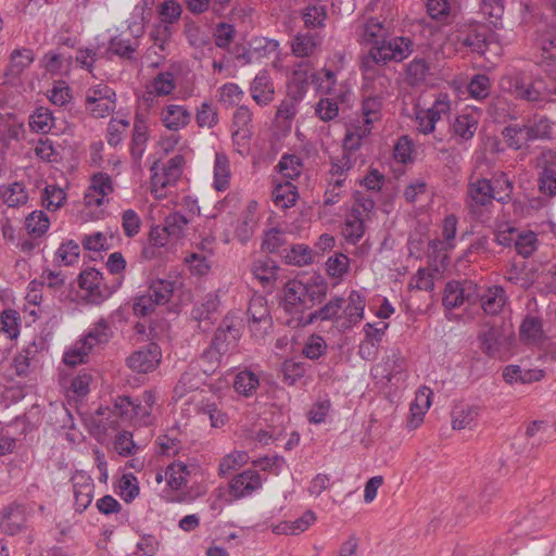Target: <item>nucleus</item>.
<instances>
[{"label": "nucleus", "mask_w": 556, "mask_h": 556, "mask_svg": "<svg viewBox=\"0 0 556 556\" xmlns=\"http://www.w3.org/2000/svg\"><path fill=\"white\" fill-rule=\"evenodd\" d=\"M242 332L243 321L241 317L233 313L224 316L210 345L201 356V359L208 364V370H214L222 363L223 357L238 346Z\"/></svg>", "instance_id": "f257e3e1"}, {"label": "nucleus", "mask_w": 556, "mask_h": 556, "mask_svg": "<svg viewBox=\"0 0 556 556\" xmlns=\"http://www.w3.org/2000/svg\"><path fill=\"white\" fill-rule=\"evenodd\" d=\"M327 290L326 280H287L281 305L287 313H303L320 303L326 298Z\"/></svg>", "instance_id": "f03ea898"}, {"label": "nucleus", "mask_w": 556, "mask_h": 556, "mask_svg": "<svg viewBox=\"0 0 556 556\" xmlns=\"http://www.w3.org/2000/svg\"><path fill=\"white\" fill-rule=\"evenodd\" d=\"M413 52V41L405 37H395L382 40L380 46L371 47L362 59V70L365 78L375 74L377 65H384L389 61L401 62Z\"/></svg>", "instance_id": "7ed1b4c3"}, {"label": "nucleus", "mask_w": 556, "mask_h": 556, "mask_svg": "<svg viewBox=\"0 0 556 556\" xmlns=\"http://www.w3.org/2000/svg\"><path fill=\"white\" fill-rule=\"evenodd\" d=\"M500 88L516 99L527 102H540L551 94L543 79H529L518 71L503 75L500 79Z\"/></svg>", "instance_id": "20e7f679"}, {"label": "nucleus", "mask_w": 556, "mask_h": 556, "mask_svg": "<svg viewBox=\"0 0 556 556\" xmlns=\"http://www.w3.org/2000/svg\"><path fill=\"white\" fill-rule=\"evenodd\" d=\"M383 98L380 94L366 96L362 103V125H353L345 136V148L351 150H357L361 146V141L366 138L370 131L371 126L375 122L381 117Z\"/></svg>", "instance_id": "39448f33"}, {"label": "nucleus", "mask_w": 556, "mask_h": 556, "mask_svg": "<svg viewBox=\"0 0 556 556\" xmlns=\"http://www.w3.org/2000/svg\"><path fill=\"white\" fill-rule=\"evenodd\" d=\"M177 280H152L146 294L136 296L132 309L136 316L144 317L151 314L157 304L169 301L174 294Z\"/></svg>", "instance_id": "423d86ee"}, {"label": "nucleus", "mask_w": 556, "mask_h": 556, "mask_svg": "<svg viewBox=\"0 0 556 556\" xmlns=\"http://www.w3.org/2000/svg\"><path fill=\"white\" fill-rule=\"evenodd\" d=\"M76 280L79 291L78 298L89 304H101L109 299L119 287L122 280Z\"/></svg>", "instance_id": "0eeeda50"}, {"label": "nucleus", "mask_w": 556, "mask_h": 556, "mask_svg": "<svg viewBox=\"0 0 556 556\" xmlns=\"http://www.w3.org/2000/svg\"><path fill=\"white\" fill-rule=\"evenodd\" d=\"M29 513L24 504L13 502L4 506L0 514V530L7 535H16L27 527Z\"/></svg>", "instance_id": "6e6552de"}, {"label": "nucleus", "mask_w": 556, "mask_h": 556, "mask_svg": "<svg viewBox=\"0 0 556 556\" xmlns=\"http://www.w3.org/2000/svg\"><path fill=\"white\" fill-rule=\"evenodd\" d=\"M389 325L380 321L377 324L367 323L363 327L364 340L358 345V355L364 361H374L378 356L379 346Z\"/></svg>", "instance_id": "1a4fd4ad"}, {"label": "nucleus", "mask_w": 556, "mask_h": 556, "mask_svg": "<svg viewBox=\"0 0 556 556\" xmlns=\"http://www.w3.org/2000/svg\"><path fill=\"white\" fill-rule=\"evenodd\" d=\"M162 359V351L159 344L151 342L141 346L127 357V365L138 372L153 371Z\"/></svg>", "instance_id": "9d476101"}, {"label": "nucleus", "mask_w": 556, "mask_h": 556, "mask_svg": "<svg viewBox=\"0 0 556 556\" xmlns=\"http://www.w3.org/2000/svg\"><path fill=\"white\" fill-rule=\"evenodd\" d=\"M478 338L482 352L492 358H501L510 345V337L502 327L490 326Z\"/></svg>", "instance_id": "9b49d317"}, {"label": "nucleus", "mask_w": 556, "mask_h": 556, "mask_svg": "<svg viewBox=\"0 0 556 556\" xmlns=\"http://www.w3.org/2000/svg\"><path fill=\"white\" fill-rule=\"evenodd\" d=\"M219 304L218 295L213 293H208L202 302L194 304L191 309V317L198 321L199 330L206 332L211 329L218 317Z\"/></svg>", "instance_id": "f8f14e48"}, {"label": "nucleus", "mask_w": 556, "mask_h": 556, "mask_svg": "<svg viewBox=\"0 0 556 556\" xmlns=\"http://www.w3.org/2000/svg\"><path fill=\"white\" fill-rule=\"evenodd\" d=\"M262 488V479L255 470H244L235 476L229 482V493L235 500H240L251 495L254 491Z\"/></svg>", "instance_id": "ddd939ff"}, {"label": "nucleus", "mask_w": 556, "mask_h": 556, "mask_svg": "<svg viewBox=\"0 0 556 556\" xmlns=\"http://www.w3.org/2000/svg\"><path fill=\"white\" fill-rule=\"evenodd\" d=\"M493 199L494 188L489 179L479 178L469 182L466 203L471 211L491 204Z\"/></svg>", "instance_id": "4468645a"}, {"label": "nucleus", "mask_w": 556, "mask_h": 556, "mask_svg": "<svg viewBox=\"0 0 556 556\" xmlns=\"http://www.w3.org/2000/svg\"><path fill=\"white\" fill-rule=\"evenodd\" d=\"M114 191L112 178L105 173L92 175L90 186L85 194V202L88 206H100L104 203L106 195Z\"/></svg>", "instance_id": "2eb2a0df"}, {"label": "nucleus", "mask_w": 556, "mask_h": 556, "mask_svg": "<svg viewBox=\"0 0 556 556\" xmlns=\"http://www.w3.org/2000/svg\"><path fill=\"white\" fill-rule=\"evenodd\" d=\"M543 170L539 178V189L548 197L556 194V152L548 150L541 154Z\"/></svg>", "instance_id": "dca6fc26"}, {"label": "nucleus", "mask_w": 556, "mask_h": 556, "mask_svg": "<svg viewBox=\"0 0 556 556\" xmlns=\"http://www.w3.org/2000/svg\"><path fill=\"white\" fill-rule=\"evenodd\" d=\"M479 121L477 114L464 112L454 117L451 122L450 131L458 143L466 142L473 138L478 129Z\"/></svg>", "instance_id": "f3484780"}, {"label": "nucleus", "mask_w": 556, "mask_h": 556, "mask_svg": "<svg viewBox=\"0 0 556 556\" xmlns=\"http://www.w3.org/2000/svg\"><path fill=\"white\" fill-rule=\"evenodd\" d=\"M343 303V298L336 296L319 309L311 312L306 316L302 315L298 319L296 326H307L309 324H313L315 320H336L337 323H339L340 320H342L340 311L342 309Z\"/></svg>", "instance_id": "a211bd4d"}, {"label": "nucleus", "mask_w": 556, "mask_h": 556, "mask_svg": "<svg viewBox=\"0 0 556 556\" xmlns=\"http://www.w3.org/2000/svg\"><path fill=\"white\" fill-rule=\"evenodd\" d=\"M73 489L75 497V509L78 513L85 511L93 498L94 485L89 476L78 473L73 477Z\"/></svg>", "instance_id": "6ab92c4d"}, {"label": "nucleus", "mask_w": 556, "mask_h": 556, "mask_svg": "<svg viewBox=\"0 0 556 556\" xmlns=\"http://www.w3.org/2000/svg\"><path fill=\"white\" fill-rule=\"evenodd\" d=\"M250 92L252 99L262 106L268 105L274 100L275 87L267 71H261L251 83Z\"/></svg>", "instance_id": "aec40b11"}, {"label": "nucleus", "mask_w": 556, "mask_h": 556, "mask_svg": "<svg viewBox=\"0 0 556 556\" xmlns=\"http://www.w3.org/2000/svg\"><path fill=\"white\" fill-rule=\"evenodd\" d=\"M365 305V295L356 290L351 291L348 304L343 309L344 318L339 324L340 327L348 329L359 323L364 317Z\"/></svg>", "instance_id": "412c9836"}, {"label": "nucleus", "mask_w": 556, "mask_h": 556, "mask_svg": "<svg viewBox=\"0 0 556 556\" xmlns=\"http://www.w3.org/2000/svg\"><path fill=\"white\" fill-rule=\"evenodd\" d=\"M315 78L316 73L313 71L309 62L298 63L289 84L290 93H296L298 97H303L307 91L309 80L315 84Z\"/></svg>", "instance_id": "4be33fe9"}, {"label": "nucleus", "mask_w": 556, "mask_h": 556, "mask_svg": "<svg viewBox=\"0 0 556 556\" xmlns=\"http://www.w3.org/2000/svg\"><path fill=\"white\" fill-rule=\"evenodd\" d=\"M161 119L167 129L178 131L189 124L191 114L182 105L169 104L163 109Z\"/></svg>", "instance_id": "5701e85b"}, {"label": "nucleus", "mask_w": 556, "mask_h": 556, "mask_svg": "<svg viewBox=\"0 0 556 556\" xmlns=\"http://www.w3.org/2000/svg\"><path fill=\"white\" fill-rule=\"evenodd\" d=\"M519 338L527 344L542 343L546 339L543 330L542 318L539 316L527 315L519 327Z\"/></svg>", "instance_id": "b1692460"}, {"label": "nucleus", "mask_w": 556, "mask_h": 556, "mask_svg": "<svg viewBox=\"0 0 556 556\" xmlns=\"http://www.w3.org/2000/svg\"><path fill=\"white\" fill-rule=\"evenodd\" d=\"M35 60V54L30 49H17L11 53L10 65L5 71V83L13 84L15 79L27 68Z\"/></svg>", "instance_id": "393cba45"}, {"label": "nucleus", "mask_w": 556, "mask_h": 556, "mask_svg": "<svg viewBox=\"0 0 556 556\" xmlns=\"http://www.w3.org/2000/svg\"><path fill=\"white\" fill-rule=\"evenodd\" d=\"M469 280H448L443 294V305L447 309L456 308L465 301H471V293H466L465 283Z\"/></svg>", "instance_id": "a878e982"}, {"label": "nucleus", "mask_w": 556, "mask_h": 556, "mask_svg": "<svg viewBox=\"0 0 556 556\" xmlns=\"http://www.w3.org/2000/svg\"><path fill=\"white\" fill-rule=\"evenodd\" d=\"M452 40L463 47L469 48L472 52L483 54L486 47L485 35L479 33L476 28L468 30H457L452 34Z\"/></svg>", "instance_id": "bb28decb"}, {"label": "nucleus", "mask_w": 556, "mask_h": 556, "mask_svg": "<svg viewBox=\"0 0 556 556\" xmlns=\"http://www.w3.org/2000/svg\"><path fill=\"white\" fill-rule=\"evenodd\" d=\"M148 88L149 90L143 94L146 101H152L154 94L159 97L170 94L176 88L174 74L170 72L159 73Z\"/></svg>", "instance_id": "cd10ccee"}, {"label": "nucleus", "mask_w": 556, "mask_h": 556, "mask_svg": "<svg viewBox=\"0 0 556 556\" xmlns=\"http://www.w3.org/2000/svg\"><path fill=\"white\" fill-rule=\"evenodd\" d=\"M157 164L155 163L151 170L153 172L151 176V187L152 191L155 193L156 198H162L165 195L164 189L168 186H173L180 178L178 172H173L172 169H167L165 166H162V172H156Z\"/></svg>", "instance_id": "c85d7f7f"}, {"label": "nucleus", "mask_w": 556, "mask_h": 556, "mask_svg": "<svg viewBox=\"0 0 556 556\" xmlns=\"http://www.w3.org/2000/svg\"><path fill=\"white\" fill-rule=\"evenodd\" d=\"M232 386L238 394L251 397L260 387V378L252 370L245 368L235 375Z\"/></svg>", "instance_id": "c756f323"}, {"label": "nucleus", "mask_w": 556, "mask_h": 556, "mask_svg": "<svg viewBox=\"0 0 556 556\" xmlns=\"http://www.w3.org/2000/svg\"><path fill=\"white\" fill-rule=\"evenodd\" d=\"M479 415V407L468 404H458L452 410V427L455 430L471 428Z\"/></svg>", "instance_id": "7c9ffc66"}, {"label": "nucleus", "mask_w": 556, "mask_h": 556, "mask_svg": "<svg viewBox=\"0 0 556 556\" xmlns=\"http://www.w3.org/2000/svg\"><path fill=\"white\" fill-rule=\"evenodd\" d=\"M21 130L22 125L14 116L0 114V152L18 139Z\"/></svg>", "instance_id": "2f4dec72"}, {"label": "nucleus", "mask_w": 556, "mask_h": 556, "mask_svg": "<svg viewBox=\"0 0 556 556\" xmlns=\"http://www.w3.org/2000/svg\"><path fill=\"white\" fill-rule=\"evenodd\" d=\"M520 128L526 143L536 139L546 138L551 132L549 122L543 116H534L532 119H529L526 124L520 126Z\"/></svg>", "instance_id": "473e14b6"}, {"label": "nucleus", "mask_w": 556, "mask_h": 556, "mask_svg": "<svg viewBox=\"0 0 556 556\" xmlns=\"http://www.w3.org/2000/svg\"><path fill=\"white\" fill-rule=\"evenodd\" d=\"M388 30L382 22L377 18H369L362 27L361 40L363 43L377 47L381 45L382 40H386Z\"/></svg>", "instance_id": "72a5a7b5"}, {"label": "nucleus", "mask_w": 556, "mask_h": 556, "mask_svg": "<svg viewBox=\"0 0 556 556\" xmlns=\"http://www.w3.org/2000/svg\"><path fill=\"white\" fill-rule=\"evenodd\" d=\"M432 392L430 389H425L416 393L415 401L410 404L412 420L408 422V428L415 429L422 421V416L431 405Z\"/></svg>", "instance_id": "f704fd0d"}, {"label": "nucleus", "mask_w": 556, "mask_h": 556, "mask_svg": "<svg viewBox=\"0 0 556 556\" xmlns=\"http://www.w3.org/2000/svg\"><path fill=\"white\" fill-rule=\"evenodd\" d=\"M506 302L505 291L502 287L494 286L481 296V306L486 314L496 315Z\"/></svg>", "instance_id": "c9c22d12"}, {"label": "nucleus", "mask_w": 556, "mask_h": 556, "mask_svg": "<svg viewBox=\"0 0 556 556\" xmlns=\"http://www.w3.org/2000/svg\"><path fill=\"white\" fill-rule=\"evenodd\" d=\"M230 166L229 160L224 153L215 154L214 164V187L218 191H224L229 187Z\"/></svg>", "instance_id": "e433bc0d"}, {"label": "nucleus", "mask_w": 556, "mask_h": 556, "mask_svg": "<svg viewBox=\"0 0 556 556\" xmlns=\"http://www.w3.org/2000/svg\"><path fill=\"white\" fill-rule=\"evenodd\" d=\"M317 46L318 41L316 36L300 34L294 37L291 43V50L296 58H308L315 52Z\"/></svg>", "instance_id": "4c0bfd02"}, {"label": "nucleus", "mask_w": 556, "mask_h": 556, "mask_svg": "<svg viewBox=\"0 0 556 556\" xmlns=\"http://www.w3.org/2000/svg\"><path fill=\"white\" fill-rule=\"evenodd\" d=\"M539 245L538 236L534 231H520L516 235L515 249L519 255L527 258L531 256Z\"/></svg>", "instance_id": "58836bf2"}, {"label": "nucleus", "mask_w": 556, "mask_h": 556, "mask_svg": "<svg viewBox=\"0 0 556 556\" xmlns=\"http://www.w3.org/2000/svg\"><path fill=\"white\" fill-rule=\"evenodd\" d=\"M54 125L52 112L43 106L38 108L29 118V127L40 134H48Z\"/></svg>", "instance_id": "ea45409f"}, {"label": "nucleus", "mask_w": 556, "mask_h": 556, "mask_svg": "<svg viewBox=\"0 0 556 556\" xmlns=\"http://www.w3.org/2000/svg\"><path fill=\"white\" fill-rule=\"evenodd\" d=\"M1 197L10 207L23 205L28 201V193L22 182H13L4 187Z\"/></svg>", "instance_id": "a19ab883"}, {"label": "nucleus", "mask_w": 556, "mask_h": 556, "mask_svg": "<svg viewBox=\"0 0 556 556\" xmlns=\"http://www.w3.org/2000/svg\"><path fill=\"white\" fill-rule=\"evenodd\" d=\"M110 339V328L105 319L101 318L93 327L88 331L86 337L81 339L90 350L93 346L102 343H106Z\"/></svg>", "instance_id": "79ce46f5"}, {"label": "nucleus", "mask_w": 556, "mask_h": 556, "mask_svg": "<svg viewBox=\"0 0 556 556\" xmlns=\"http://www.w3.org/2000/svg\"><path fill=\"white\" fill-rule=\"evenodd\" d=\"M315 520V514L312 510H307L296 520L278 526L276 532L291 535L299 534L304 532Z\"/></svg>", "instance_id": "37998d69"}, {"label": "nucleus", "mask_w": 556, "mask_h": 556, "mask_svg": "<svg viewBox=\"0 0 556 556\" xmlns=\"http://www.w3.org/2000/svg\"><path fill=\"white\" fill-rule=\"evenodd\" d=\"M50 225L48 215L42 211L30 213L25 220V227L33 237H41L48 230Z\"/></svg>", "instance_id": "c03bdc74"}, {"label": "nucleus", "mask_w": 556, "mask_h": 556, "mask_svg": "<svg viewBox=\"0 0 556 556\" xmlns=\"http://www.w3.org/2000/svg\"><path fill=\"white\" fill-rule=\"evenodd\" d=\"M429 73V65L422 58H416L406 68V79L409 85L416 86L424 83Z\"/></svg>", "instance_id": "a18cd8bd"}, {"label": "nucleus", "mask_w": 556, "mask_h": 556, "mask_svg": "<svg viewBox=\"0 0 556 556\" xmlns=\"http://www.w3.org/2000/svg\"><path fill=\"white\" fill-rule=\"evenodd\" d=\"M286 231L279 228H270L264 232L262 249L268 253H277L287 244Z\"/></svg>", "instance_id": "49530a36"}, {"label": "nucleus", "mask_w": 556, "mask_h": 556, "mask_svg": "<svg viewBox=\"0 0 556 556\" xmlns=\"http://www.w3.org/2000/svg\"><path fill=\"white\" fill-rule=\"evenodd\" d=\"M405 366V359L399 349H392L383 361V377L391 381L394 376L400 374Z\"/></svg>", "instance_id": "de8ad7c7"}, {"label": "nucleus", "mask_w": 556, "mask_h": 556, "mask_svg": "<svg viewBox=\"0 0 556 556\" xmlns=\"http://www.w3.org/2000/svg\"><path fill=\"white\" fill-rule=\"evenodd\" d=\"M287 264L305 266L313 260L312 250L305 244L293 245L283 256Z\"/></svg>", "instance_id": "09e8293b"}, {"label": "nucleus", "mask_w": 556, "mask_h": 556, "mask_svg": "<svg viewBox=\"0 0 556 556\" xmlns=\"http://www.w3.org/2000/svg\"><path fill=\"white\" fill-rule=\"evenodd\" d=\"M140 492L138 480L132 473H124L118 482V494L126 502H132Z\"/></svg>", "instance_id": "8fccbe9b"}, {"label": "nucleus", "mask_w": 556, "mask_h": 556, "mask_svg": "<svg viewBox=\"0 0 556 556\" xmlns=\"http://www.w3.org/2000/svg\"><path fill=\"white\" fill-rule=\"evenodd\" d=\"M20 314L15 309H4L0 314V331L8 338L15 339L20 333L18 327Z\"/></svg>", "instance_id": "3c124183"}, {"label": "nucleus", "mask_w": 556, "mask_h": 556, "mask_svg": "<svg viewBox=\"0 0 556 556\" xmlns=\"http://www.w3.org/2000/svg\"><path fill=\"white\" fill-rule=\"evenodd\" d=\"M90 352V346H87L85 342L79 340L64 353L63 362L65 365L74 367L86 363Z\"/></svg>", "instance_id": "603ef678"}, {"label": "nucleus", "mask_w": 556, "mask_h": 556, "mask_svg": "<svg viewBox=\"0 0 556 556\" xmlns=\"http://www.w3.org/2000/svg\"><path fill=\"white\" fill-rule=\"evenodd\" d=\"M66 200L64 190L55 185H48L42 195V204L47 210L56 211Z\"/></svg>", "instance_id": "864d4df0"}, {"label": "nucleus", "mask_w": 556, "mask_h": 556, "mask_svg": "<svg viewBox=\"0 0 556 556\" xmlns=\"http://www.w3.org/2000/svg\"><path fill=\"white\" fill-rule=\"evenodd\" d=\"M364 217H357L353 214H350L343 227V236L345 239L351 243H356L364 235Z\"/></svg>", "instance_id": "5fc2aeb1"}, {"label": "nucleus", "mask_w": 556, "mask_h": 556, "mask_svg": "<svg viewBox=\"0 0 556 556\" xmlns=\"http://www.w3.org/2000/svg\"><path fill=\"white\" fill-rule=\"evenodd\" d=\"M273 200L276 205L285 208L294 205L296 200L295 187L290 182L278 185L273 191Z\"/></svg>", "instance_id": "6e6d98bb"}, {"label": "nucleus", "mask_w": 556, "mask_h": 556, "mask_svg": "<svg viewBox=\"0 0 556 556\" xmlns=\"http://www.w3.org/2000/svg\"><path fill=\"white\" fill-rule=\"evenodd\" d=\"M344 151L340 156H332L330 160V170L329 174L332 177L336 176H345V174L353 167L354 162L352 161L351 149L345 148V142L343 143Z\"/></svg>", "instance_id": "4d7b16f0"}, {"label": "nucleus", "mask_w": 556, "mask_h": 556, "mask_svg": "<svg viewBox=\"0 0 556 556\" xmlns=\"http://www.w3.org/2000/svg\"><path fill=\"white\" fill-rule=\"evenodd\" d=\"M283 381L289 386H294L306 372V365L302 362L287 359L282 363Z\"/></svg>", "instance_id": "13d9d810"}, {"label": "nucleus", "mask_w": 556, "mask_h": 556, "mask_svg": "<svg viewBox=\"0 0 556 556\" xmlns=\"http://www.w3.org/2000/svg\"><path fill=\"white\" fill-rule=\"evenodd\" d=\"M278 265L268 256H262L252 264V274L254 278H275Z\"/></svg>", "instance_id": "bf43d9fd"}, {"label": "nucleus", "mask_w": 556, "mask_h": 556, "mask_svg": "<svg viewBox=\"0 0 556 556\" xmlns=\"http://www.w3.org/2000/svg\"><path fill=\"white\" fill-rule=\"evenodd\" d=\"M138 42L135 40L130 42L128 39H124L122 36H115L110 41V50L122 58L132 59L137 51Z\"/></svg>", "instance_id": "052dcab7"}, {"label": "nucleus", "mask_w": 556, "mask_h": 556, "mask_svg": "<svg viewBox=\"0 0 556 556\" xmlns=\"http://www.w3.org/2000/svg\"><path fill=\"white\" fill-rule=\"evenodd\" d=\"M490 78L483 74L475 75L468 84L470 97L477 100L486 98L490 93Z\"/></svg>", "instance_id": "680f3d73"}, {"label": "nucleus", "mask_w": 556, "mask_h": 556, "mask_svg": "<svg viewBox=\"0 0 556 556\" xmlns=\"http://www.w3.org/2000/svg\"><path fill=\"white\" fill-rule=\"evenodd\" d=\"M249 459L248 453L244 451H236L225 456L219 463L218 473L225 476L231 470L244 465Z\"/></svg>", "instance_id": "e2e57ef3"}, {"label": "nucleus", "mask_w": 556, "mask_h": 556, "mask_svg": "<svg viewBox=\"0 0 556 556\" xmlns=\"http://www.w3.org/2000/svg\"><path fill=\"white\" fill-rule=\"evenodd\" d=\"M327 350L326 341L318 334H312L305 342L302 353L305 357L316 361L325 354Z\"/></svg>", "instance_id": "0e129e2a"}, {"label": "nucleus", "mask_w": 556, "mask_h": 556, "mask_svg": "<svg viewBox=\"0 0 556 556\" xmlns=\"http://www.w3.org/2000/svg\"><path fill=\"white\" fill-rule=\"evenodd\" d=\"M303 97H298L296 93L288 94V98L281 101L279 104L276 118L283 121H291L298 113V103Z\"/></svg>", "instance_id": "69168bd1"}, {"label": "nucleus", "mask_w": 556, "mask_h": 556, "mask_svg": "<svg viewBox=\"0 0 556 556\" xmlns=\"http://www.w3.org/2000/svg\"><path fill=\"white\" fill-rule=\"evenodd\" d=\"M202 412L208 416L211 427L213 428H222L229 421L228 414L215 402L203 404Z\"/></svg>", "instance_id": "338daca9"}, {"label": "nucleus", "mask_w": 556, "mask_h": 556, "mask_svg": "<svg viewBox=\"0 0 556 556\" xmlns=\"http://www.w3.org/2000/svg\"><path fill=\"white\" fill-rule=\"evenodd\" d=\"M182 9L181 5L174 0L164 1L159 8V14L161 17L160 23H165L170 25L176 23L181 15Z\"/></svg>", "instance_id": "774afa93"}]
</instances>
